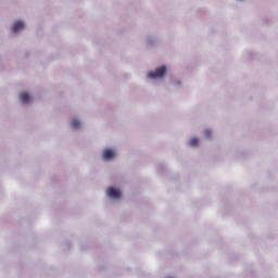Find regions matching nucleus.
Instances as JSON below:
<instances>
[{"label": "nucleus", "mask_w": 278, "mask_h": 278, "mask_svg": "<svg viewBox=\"0 0 278 278\" xmlns=\"http://www.w3.org/2000/svg\"><path fill=\"white\" fill-rule=\"evenodd\" d=\"M166 75V66H161L156 68L154 72L148 73L149 79H162V77Z\"/></svg>", "instance_id": "obj_1"}, {"label": "nucleus", "mask_w": 278, "mask_h": 278, "mask_svg": "<svg viewBox=\"0 0 278 278\" xmlns=\"http://www.w3.org/2000/svg\"><path fill=\"white\" fill-rule=\"evenodd\" d=\"M106 194L110 199H121V191H118V189H115L114 187H110L106 190Z\"/></svg>", "instance_id": "obj_2"}, {"label": "nucleus", "mask_w": 278, "mask_h": 278, "mask_svg": "<svg viewBox=\"0 0 278 278\" xmlns=\"http://www.w3.org/2000/svg\"><path fill=\"white\" fill-rule=\"evenodd\" d=\"M25 27V24L21 21H17L13 24L12 31L16 34V31H21Z\"/></svg>", "instance_id": "obj_3"}, {"label": "nucleus", "mask_w": 278, "mask_h": 278, "mask_svg": "<svg viewBox=\"0 0 278 278\" xmlns=\"http://www.w3.org/2000/svg\"><path fill=\"white\" fill-rule=\"evenodd\" d=\"M103 160H112L114 157V151L112 149H106L102 154Z\"/></svg>", "instance_id": "obj_4"}, {"label": "nucleus", "mask_w": 278, "mask_h": 278, "mask_svg": "<svg viewBox=\"0 0 278 278\" xmlns=\"http://www.w3.org/2000/svg\"><path fill=\"white\" fill-rule=\"evenodd\" d=\"M20 99H21L22 103H29V101H31L29 93H27L25 91L20 93Z\"/></svg>", "instance_id": "obj_5"}, {"label": "nucleus", "mask_w": 278, "mask_h": 278, "mask_svg": "<svg viewBox=\"0 0 278 278\" xmlns=\"http://www.w3.org/2000/svg\"><path fill=\"white\" fill-rule=\"evenodd\" d=\"M71 126L73 127V129H79V127H81V122H79V119H72Z\"/></svg>", "instance_id": "obj_6"}, {"label": "nucleus", "mask_w": 278, "mask_h": 278, "mask_svg": "<svg viewBox=\"0 0 278 278\" xmlns=\"http://www.w3.org/2000/svg\"><path fill=\"white\" fill-rule=\"evenodd\" d=\"M199 146V140L197 138H192L189 141V147H198Z\"/></svg>", "instance_id": "obj_7"}, {"label": "nucleus", "mask_w": 278, "mask_h": 278, "mask_svg": "<svg viewBox=\"0 0 278 278\" xmlns=\"http://www.w3.org/2000/svg\"><path fill=\"white\" fill-rule=\"evenodd\" d=\"M204 136H205V138H212V131L205 130Z\"/></svg>", "instance_id": "obj_8"}]
</instances>
